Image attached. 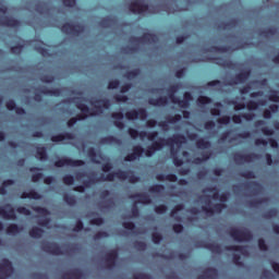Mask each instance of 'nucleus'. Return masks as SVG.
I'll list each match as a JSON object with an SVG mask.
<instances>
[{"label": "nucleus", "instance_id": "f257e3e1", "mask_svg": "<svg viewBox=\"0 0 279 279\" xmlns=\"http://www.w3.org/2000/svg\"><path fill=\"white\" fill-rule=\"evenodd\" d=\"M173 143H175L177 147H182V145L186 143V137L182 134H175L169 138L159 137L157 142H153V144L148 146L145 156L151 158L156 151H160V149L168 147V145H173Z\"/></svg>", "mask_w": 279, "mask_h": 279}, {"label": "nucleus", "instance_id": "f03ea898", "mask_svg": "<svg viewBox=\"0 0 279 279\" xmlns=\"http://www.w3.org/2000/svg\"><path fill=\"white\" fill-rule=\"evenodd\" d=\"M228 197H230L229 193L220 194L218 199L221 203H216L213 207H210V199H207L205 201L206 206H203L202 210L206 213V215H215V213L219 215L225 210V208H228V206L226 205V202H228Z\"/></svg>", "mask_w": 279, "mask_h": 279}, {"label": "nucleus", "instance_id": "7ed1b4c3", "mask_svg": "<svg viewBox=\"0 0 279 279\" xmlns=\"http://www.w3.org/2000/svg\"><path fill=\"white\" fill-rule=\"evenodd\" d=\"M228 234L232 238L233 241L238 243H243L245 241H252L254 239V234L250 230H239L236 228H231L228 231Z\"/></svg>", "mask_w": 279, "mask_h": 279}, {"label": "nucleus", "instance_id": "20e7f679", "mask_svg": "<svg viewBox=\"0 0 279 279\" xmlns=\"http://www.w3.org/2000/svg\"><path fill=\"white\" fill-rule=\"evenodd\" d=\"M61 32L63 34H68V35H72V36H80V34L84 33V25L65 22L61 26Z\"/></svg>", "mask_w": 279, "mask_h": 279}, {"label": "nucleus", "instance_id": "39448f33", "mask_svg": "<svg viewBox=\"0 0 279 279\" xmlns=\"http://www.w3.org/2000/svg\"><path fill=\"white\" fill-rule=\"evenodd\" d=\"M129 135L131 138L136 140L138 138H147L148 141H156V137L158 136V131L147 132V131H141L138 132L136 129L129 128L128 130Z\"/></svg>", "mask_w": 279, "mask_h": 279}, {"label": "nucleus", "instance_id": "423d86ee", "mask_svg": "<svg viewBox=\"0 0 279 279\" xmlns=\"http://www.w3.org/2000/svg\"><path fill=\"white\" fill-rule=\"evenodd\" d=\"M86 162L82 159H71L69 157H62L54 161V167L59 169L62 167H84Z\"/></svg>", "mask_w": 279, "mask_h": 279}, {"label": "nucleus", "instance_id": "0eeeda50", "mask_svg": "<svg viewBox=\"0 0 279 279\" xmlns=\"http://www.w3.org/2000/svg\"><path fill=\"white\" fill-rule=\"evenodd\" d=\"M41 250L46 252V254H52V256H62V254H64L62 247L56 242H41Z\"/></svg>", "mask_w": 279, "mask_h": 279}, {"label": "nucleus", "instance_id": "6e6552de", "mask_svg": "<svg viewBox=\"0 0 279 279\" xmlns=\"http://www.w3.org/2000/svg\"><path fill=\"white\" fill-rule=\"evenodd\" d=\"M14 274V266L8 258H3L0 263V279L10 278Z\"/></svg>", "mask_w": 279, "mask_h": 279}, {"label": "nucleus", "instance_id": "1a4fd4ad", "mask_svg": "<svg viewBox=\"0 0 279 279\" xmlns=\"http://www.w3.org/2000/svg\"><path fill=\"white\" fill-rule=\"evenodd\" d=\"M125 119L128 121H136V119H141L142 121H145L147 119V109L140 108V109H132L131 111H128L124 114Z\"/></svg>", "mask_w": 279, "mask_h": 279}, {"label": "nucleus", "instance_id": "9d476101", "mask_svg": "<svg viewBox=\"0 0 279 279\" xmlns=\"http://www.w3.org/2000/svg\"><path fill=\"white\" fill-rule=\"evenodd\" d=\"M129 10L132 14H143L149 10V4L143 3L141 0H134L129 4Z\"/></svg>", "mask_w": 279, "mask_h": 279}, {"label": "nucleus", "instance_id": "9b49d317", "mask_svg": "<svg viewBox=\"0 0 279 279\" xmlns=\"http://www.w3.org/2000/svg\"><path fill=\"white\" fill-rule=\"evenodd\" d=\"M195 247H203L204 250H209L213 254H221V245L215 242L197 241L195 242Z\"/></svg>", "mask_w": 279, "mask_h": 279}, {"label": "nucleus", "instance_id": "f8f14e48", "mask_svg": "<svg viewBox=\"0 0 279 279\" xmlns=\"http://www.w3.org/2000/svg\"><path fill=\"white\" fill-rule=\"evenodd\" d=\"M131 43H157L158 41V35L154 34V33H144L141 37H131L130 38Z\"/></svg>", "mask_w": 279, "mask_h": 279}, {"label": "nucleus", "instance_id": "ddd939ff", "mask_svg": "<svg viewBox=\"0 0 279 279\" xmlns=\"http://www.w3.org/2000/svg\"><path fill=\"white\" fill-rule=\"evenodd\" d=\"M130 171L118 170L117 172H110L106 177L101 175L102 182H114V178L118 180H128Z\"/></svg>", "mask_w": 279, "mask_h": 279}, {"label": "nucleus", "instance_id": "4468645a", "mask_svg": "<svg viewBox=\"0 0 279 279\" xmlns=\"http://www.w3.org/2000/svg\"><path fill=\"white\" fill-rule=\"evenodd\" d=\"M147 150L143 146L137 145L133 147V153L124 157L125 162H133V160H138Z\"/></svg>", "mask_w": 279, "mask_h": 279}, {"label": "nucleus", "instance_id": "2eb2a0df", "mask_svg": "<svg viewBox=\"0 0 279 279\" xmlns=\"http://www.w3.org/2000/svg\"><path fill=\"white\" fill-rule=\"evenodd\" d=\"M0 25L2 27H13L14 29H16V28L21 27V21L16 20L14 17L0 15Z\"/></svg>", "mask_w": 279, "mask_h": 279}, {"label": "nucleus", "instance_id": "dca6fc26", "mask_svg": "<svg viewBox=\"0 0 279 279\" xmlns=\"http://www.w3.org/2000/svg\"><path fill=\"white\" fill-rule=\"evenodd\" d=\"M0 217L12 219L13 221L16 219V211L12 207V204H5L4 207H0Z\"/></svg>", "mask_w": 279, "mask_h": 279}, {"label": "nucleus", "instance_id": "f3484780", "mask_svg": "<svg viewBox=\"0 0 279 279\" xmlns=\"http://www.w3.org/2000/svg\"><path fill=\"white\" fill-rule=\"evenodd\" d=\"M250 75H252V71H250V70L240 72V73L235 74L234 78H232L231 81L228 82V85L234 86L236 84H243L250 77Z\"/></svg>", "mask_w": 279, "mask_h": 279}, {"label": "nucleus", "instance_id": "a211bd4d", "mask_svg": "<svg viewBox=\"0 0 279 279\" xmlns=\"http://www.w3.org/2000/svg\"><path fill=\"white\" fill-rule=\"evenodd\" d=\"M118 258H119V251L111 250L109 253H107L105 255V262L107 264V269H112V267H116Z\"/></svg>", "mask_w": 279, "mask_h": 279}, {"label": "nucleus", "instance_id": "6ab92c4d", "mask_svg": "<svg viewBox=\"0 0 279 279\" xmlns=\"http://www.w3.org/2000/svg\"><path fill=\"white\" fill-rule=\"evenodd\" d=\"M74 140H75V135H73V133H69V132L52 135L50 137V141L52 143H62V141H74Z\"/></svg>", "mask_w": 279, "mask_h": 279}, {"label": "nucleus", "instance_id": "aec40b11", "mask_svg": "<svg viewBox=\"0 0 279 279\" xmlns=\"http://www.w3.org/2000/svg\"><path fill=\"white\" fill-rule=\"evenodd\" d=\"M95 104H100L94 106L96 114H101L104 112V109L108 110L110 108V100L108 98L97 99L95 100Z\"/></svg>", "mask_w": 279, "mask_h": 279}, {"label": "nucleus", "instance_id": "412c9836", "mask_svg": "<svg viewBox=\"0 0 279 279\" xmlns=\"http://www.w3.org/2000/svg\"><path fill=\"white\" fill-rule=\"evenodd\" d=\"M130 199H137L135 204H151V197L147 193H136L130 196Z\"/></svg>", "mask_w": 279, "mask_h": 279}, {"label": "nucleus", "instance_id": "4be33fe9", "mask_svg": "<svg viewBox=\"0 0 279 279\" xmlns=\"http://www.w3.org/2000/svg\"><path fill=\"white\" fill-rule=\"evenodd\" d=\"M123 112L118 111L111 113V119H113V125L118 128V130H123L125 128V123H123Z\"/></svg>", "mask_w": 279, "mask_h": 279}, {"label": "nucleus", "instance_id": "5701e85b", "mask_svg": "<svg viewBox=\"0 0 279 279\" xmlns=\"http://www.w3.org/2000/svg\"><path fill=\"white\" fill-rule=\"evenodd\" d=\"M217 276H219L217 268L208 267L204 270L203 275L197 277V279H217Z\"/></svg>", "mask_w": 279, "mask_h": 279}, {"label": "nucleus", "instance_id": "b1692460", "mask_svg": "<svg viewBox=\"0 0 279 279\" xmlns=\"http://www.w3.org/2000/svg\"><path fill=\"white\" fill-rule=\"evenodd\" d=\"M84 278V272L82 271V269H73L69 272H65L61 276V279H82Z\"/></svg>", "mask_w": 279, "mask_h": 279}, {"label": "nucleus", "instance_id": "393cba45", "mask_svg": "<svg viewBox=\"0 0 279 279\" xmlns=\"http://www.w3.org/2000/svg\"><path fill=\"white\" fill-rule=\"evenodd\" d=\"M254 113H242V114H234V116H232V121H233V123H235V124H241V123H243V119L245 120V121H253L254 120Z\"/></svg>", "mask_w": 279, "mask_h": 279}, {"label": "nucleus", "instance_id": "a878e982", "mask_svg": "<svg viewBox=\"0 0 279 279\" xmlns=\"http://www.w3.org/2000/svg\"><path fill=\"white\" fill-rule=\"evenodd\" d=\"M254 158H256V154H254V153L247 154V155H241V154L236 153L233 156V159L236 162H252V160H254Z\"/></svg>", "mask_w": 279, "mask_h": 279}, {"label": "nucleus", "instance_id": "bb28decb", "mask_svg": "<svg viewBox=\"0 0 279 279\" xmlns=\"http://www.w3.org/2000/svg\"><path fill=\"white\" fill-rule=\"evenodd\" d=\"M180 83H175L171 86L168 87L167 93H168V97L169 99L173 102L174 100H178V96H175V93H178V90H180Z\"/></svg>", "mask_w": 279, "mask_h": 279}, {"label": "nucleus", "instance_id": "cd10ccee", "mask_svg": "<svg viewBox=\"0 0 279 279\" xmlns=\"http://www.w3.org/2000/svg\"><path fill=\"white\" fill-rule=\"evenodd\" d=\"M39 93L41 95H50V97H60V95H62V90L60 88L49 89L45 86L39 89Z\"/></svg>", "mask_w": 279, "mask_h": 279}, {"label": "nucleus", "instance_id": "c85d7f7f", "mask_svg": "<svg viewBox=\"0 0 279 279\" xmlns=\"http://www.w3.org/2000/svg\"><path fill=\"white\" fill-rule=\"evenodd\" d=\"M21 199H43V195L36 192V190H31L29 192H23Z\"/></svg>", "mask_w": 279, "mask_h": 279}, {"label": "nucleus", "instance_id": "c756f323", "mask_svg": "<svg viewBox=\"0 0 279 279\" xmlns=\"http://www.w3.org/2000/svg\"><path fill=\"white\" fill-rule=\"evenodd\" d=\"M149 106H167L169 104V98L166 96H160L158 98H150L148 100Z\"/></svg>", "mask_w": 279, "mask_h": 279}, {"label": "nucleus", "instance_id": "7c9ffc66", "mask_svg": "<svg viewBox=\"0 0 279 279\" xmlns=\"http://www.w3.org/2000/svg\"><path fill=\"white\" fill-rule=\"evenodd\" d=\"M156 180H158V182H165V180H167V182H178V175L173 173H169V174L159 173L156 175Z\"/></svg>", "mask_w": 279, "mask_h": 279}, {"label": "nucleus", "instance_id": "2f4dec72", "mask_svg": "<svg viewBox=\"0 0 279 279\" xmlns=\"http://www.w3.org/2000/svg\"><path fill=\"white\" fill-rule=\"evenodd\" d=\"M22 231H23V227H20L16 223L9 225L5 230L7 234L9 235L20 234V232Z\"/></svg>", "mask_w": 279, "mask_h": 279}, {"label": "nucleus", "instance_id": "473e14b6", "mask_svg": "<svg viewBox=\"0 0 279 279\" xmlns=\"http://www.w3.org/2000/svg\"><path fill=\"white\" fill-rule=\"evenodd\" d=\"M36 158L38 160H47L49 156L47 155V147L38 146L36 149Z\"/></svg>", "mask_w": 279, "mask_h": 279}, {"label": "nucleus", "instance_id": "72a5a7b5", "mask_svg": "<svg viewBox=\"0 0 279 279\" xmlns=\"http://www.w3.org/2000/svg\"><path fill=\"white\" fill-rule=\"evenodd\" d=\"M28 234L32 239H40L43 234H45V230L38 227H33L29 231Z\"/></svg>", "mask_w": 279, "mask_h": 279}, {"label": "nucleus", "instance_id": "f704fd0d", "mask_svg": "<svg viewBox=\"0 0 279 279\" xmlns=\"http://www.w3.org/2000/svg\"><path fill=\"white\" fill-rule=\"evenodd\" d=\"M14 184V180L8 179L2 182L0 186V195H8V186H12Z\"/></svg>", "mask_w": 279, "mask_h": 279}, {"label": "nucleus", "instance_id": "c9c22d12", "mask_svg": "<svg viewBox=\"0 0 279 279\" xmlns=\"http://www.w3.org/2000/svg\"><path fill=\"white\" fill-rule=\"evenodd\" d=\"M84 119H86V114H77L76 117L68 120L66 125H68V128H73V125H75V123H77L78 121H84Z\"/></svg>", "mask_w": 279, "mask_h": 279}, {"label": "nucleus", "instance_id": "e433bc0d", "mask_svg": "<svg viewBox=\"0 0 279 279\" xmlns=\"http://www.w3.org/2000/svg\"><path fill=\"white\" fill-rule=\"evenodd\" d=\"M225 250L227 252H240V254H245V246L242 245H227Z\"/></svg>", "mask_w": 279, "mask_h": 279}, {"label": "nucleus", "instance_id": "4c0bfd02", "mask_svg": "<svg viewBox=\"0 0 279 279\" xmlns=\"http://www.w3.org/2000/svg\"><path fill=\"white\" fill-rule=\"evenodd\" d=\"M63 202H65V204H68V206H76L77 205V199L75 198L74 195H71V194H64Z\"/></svg>", "mask_w": 279, "mask_h": 279}, {"label": "nucleus", "instance_id": "58836bf2", "mask_svg": "<svg viewBox=\"0 0 279 279\" xmlns=\"http://www.w3.org/2000/svg\"><path fill=\"white\" fill-rule=\"evenodd\" d=\"M278 34V28L276 27H268L265 31L260 32V36H264V38H269V36H276Z\"/></svg>", "mask_w": 279, "mask_h": 279}, {"label": "nucleus", "instance_id": "ea45409f", "mask_svg": "<svg viewBox=\"0 0 279 279\" xmlns=\"http://www.w3.org/2000/svg\"><path fill=\"white\" fill-rule=\"evenodd\" d=\"M210 145V142L206 141L205 138H198L196 141L197 149H209Z\"/></svg>", "mask_w": 279, "mask_h": 279}, {"label": "nucleus", "instance_id": "a19ab883", "mask_svg": "<svg viewBox=\"0 0 279 279\" xmlns=\"http://www.w3.org/2000/svg\"><path fill=\"white\" fill-rule=\"evenodd\" d=\"M210 51L216 53H228V51H230V46H211Z\"/></svg>", "mask_w": 279, "mask_h": 279}, {"label": "nucleus", "instance_id": "79ce46f5", "mask_svg": "<svg viewBox=\"0 0 279 279\" xmlns=\"http://www.w3.org/2000/svg\"><path fill=\"white\" fill-rule=\"evenodd\" d=\"M119 140L114 137L113 135H108L100 138V145H110L112 143H117Z\"/></svg>", "mask_w": 279, "mask_h": 279}, {"label": "nucleus", "instance_id": "37998d69", "mask_svg": "<svg viewBox=\"0 0 279 279\" xmlns=\"http://www.w3.org/2000/svg\"><path fill=\"white\" fill-rule=\"evenodd\" d=\"M138 75H141V69H134L132 71H129L124 74V77L126 80H134L136 77H138Z\"/></svg>", "mask_w": 279, "mask_h": 279}, {"label": "nucleus", "instance_id": "c03bdc74", "mask_svg": "<svg viewBox=\"0 0 279 279\" xmlns=\"http://www.w3.org/2000/svg\"><path fill=\"white\" fill-rule=\"evenodd\" d=\"M203 193H214L211 196L213 199H219V197L221 195V194H219V190L216 186L207 187V189L203 190Z\"/></svg>", "mask_w": 279, "mask_h": 279}, {"label": "nucleus", "instance_id": "a18cd8bd", "mask_svg": "<svg viewBox=\"0 0 279 279\" xmlns=\"http://www.w3.org/2000/svg\"><path fill=\"white\" fill-rule=\"evenodd\" d=\"M264 219H274V217H278V209L270 208L263 215Z\"/></svg>", "mask_w": 279, "mask_h": 279}, {"label": "nucleus", "instance_id": "49530a36", "mask_svg": "<svg viewBox=\"0 0 279 279\" xmlns=\"http://www.w3.org/2000/svg\"><path fill=\"white\" fill-rule=\"evenodd\" d=\"M33 210L35 213H37L38 215H41V217H48V215H51V213L49 211V209L45 208V207H34Z\"/></svg>", "mask_w": 279, "mask_h": 279}, {"label": "nucleus", "instance_id": "de8ad7c7", "mask_svg": "<svg viewBox=\"0 0 279 279\" xmlns=\"http://www.w3.org/2000/svg\"><path fill=\"white\" fill-rule=\"evenodd\" d=\"M221 102H216L215 108L210 109L211 117H221Z\"/></svg>", "mask_w": 279, "mask_h": 279}, {"label": "nucleus", "instance_id": "09e8293b", "mask_svg": "<svg viewBox=\"0 0 279 279\" xmlns=\"http://www.w3.org/2000/svg\"><path fill=\"white\" fill-rule=\"evenodd\" d=\"M23 49H25V45L17 44L11 47V53H15V56H21V53H23Z\"/></svg>", "mask_w": 279, "mask_h": 279}, {"label": "nucleus", "instance_id": "8fccbe9b", "mask_svg": "<svg viewBox=\"0 0 279 279\" xmlns=\"http://www.w3.org/2000/svg\"><path fill=\"white\" fill-rule=\"evenodd\" d=\"M259 106H263V101H254V100H250L247 104H246V108L247 110H258V107Z\"/></svg>", "mask_w": 279, "mask_h": 279}, {"label": "nucleus", "instance_id": "3c124183", "mask_svg": "<svg viewBox=\"0 0 279 279\" xmlns=\"http://www.w3.org/2000/svg\"><path fill=\"white\" fill-rule=\"evenodd\" d=\"M197 102L201 106H208V104H213V98L208 97V96H199L197 98Z\"/></svg>", "mask_w": 279, "mask_h": 279}, {"label": "nucleus", "instance_id": "603ef678", "mask_svg": "<svg viewBox=\"0 0 279 279\" xmlns=\"http://www.w3.org/2000/svg\"><path fill=\"white\" fill-rule=\"evenodd\" d=\"M62 182L63 184H65L66 186H72V184H74L75 182V178L71 174H65L63 178H62Z\"/></svg>", "mask_w": 279, "mask_h": 279}, {"label": "nucleus", "instance_id": "864d4df0", "mask_svg": "<svg viewBox=\"0 0 279 279\" xmlns=\"http://www.w3.org/2000/svg\"><path fill=\"white\" fill-rule=\"evenodd\" d=\"M184 210V204L180 203L177 204L170 211V217H175V215H178V213Z\"/></svg>", "mask_w": 279, "mask_h": 279}, {"label": "nucleus", "instance_id": "5fc2aeb1", "mask_svg": "<svg viewBox=\"0 0 279 279\" xmlns=\"http://www.w3.org/2000/svg\"><path fill=\"white\" fill-rule=\"evenodd\" d=\"M135 250H138V252H145V250H147V244L143 241H138L136 240L134 243H133Z\"/></svg>", "mask_w": 279, "mask_h": 279}, {"label": "nucleus", "instance_id": "6e6d98bb", "mask_svg": "<svg viewBox=\"0 0 279 279\" xmlns=\"http://www.w3.org/2000/svg\"><path fill=\"white\" fill-rule=\"evenodd\" d=\"M154 210H155L156 215H165V213H167V210H168V207H167V205L161 204V205L155 206Z\"/></svg>", "mask_w": 279, "mask_h": 279}, {"label": "nucleus", "instance_id": "4d7b16f0", "mask_svg": "<svg viewBox=\"0 0 279 279\" xmlns=\"http://www.w3.org/2000/svg\"><path fill=\"white\" fill-rule=\"evenodd\" d=\"M149 193H162L165 191V185L155 184L148 189Z\"/></svg>", "mask_w": 279, "mask_h": 279}, {"label": "nucleus", "instance_id": "13d9d810", "mask_svg": "<svg viewBox=\"0 0 279 279\" xmlns=\"http://www.w3.org/2000/svg\"><path fill=\"white\" fill-rule=\"evenodd\" d=\"M120 84H121V82L119 80H117V78L111 80V81L108 82L107 88L109 90H114V89L119 88Z\"/></svg>", "mask_w": 279, "mask_h": 279}, {"label": "nucleus", "instance_id": "bf43d9fd", "mask_svg": "<svg viewBox=\"0 0 279 279\" xmlns=\"http://www.w3.org/2000/svg\"><path fill=\"white\" fill-rule=\"evenodd\" d=\"M130 184H136V182L141 181V178L134 174L133 171H129L128 179Z\"/></svg>", "mask_w": 279, "mask_h": 279}, {"label": "nucleus", "instance_id": "052dcab7", "mask_svg": "<svg viewBox=\"0 0 279 279\" xmlns=\"http://www.w3.org/2000/svg\"><path fill=\"white\" fill-rule=\"evenodd\" d=\"M241 178H245V180H254L256 178V174L252 170H246L244 172H241Z\"/></svg>", "mask_w": 279, "mask_h": 279}, {"label": "nucleus", "instance_id": "680f3d73", "mask_svg": "<svg viewBox=\"0 0 279 279\" xmlns=\"http://www.w3.org/2000/svg\"><path fill=\"white\" fill-rule=\"evenodd\" d=\"M172 104H177L179 108H189V106H191V102L180 99L179 97H177V100H174Z\"/></svg>", "mask_w": 279, "mask_h": 279}, {"label": "nucleus", "instance_id": "e2e57ef3", "mask_svg": "<svg viewBox=\"0 0 279 279\" xmlns=\"http://www.w3.org/2000/svg\"><path fill=\"white\" fill-rule=\"evenodd\" d=\"M122 227L124 230H130L131 232H134L136 230V225L132 221H124L122 223Z\"/></svg>", "mask_w": 279, "mask_h": 279}, {"label": "nucleus", "instance_id": "0e129e2a", "mask_svg": "<svg viewBox=\"0 0 279 279\" xmlns=\"http://www.w3.org/2000/svg\"><path fill=\"white\" fill-rule=\"evenodd\" d=\"M257 245L262 252H267L269 250V246H267V243L265 242V239H263V238L257 240Z\"/></svg>", "mask_w": 279, "mask_h": 279}, {"label": "nucleus", "instance_id": "69168bd1", "mask_svg": "<svg viewBox=\"0 0 279 279\" xmlns=\"http://www.w3.org/2000/svg\"><path fill=\"white\" fill-rule=\"evenodd\" d=\"M269 101H272L274 104H279V95L278 90H271L268 96Z\"/></svg>", "mask_w": 279, "mask_h": 279}, {"label": "nucleus", "instance_id": "338daca9", "mask_svg": "<svg viewBox=\"0 0 279 279\" xmlns=\"http://www.w3.org/2000/svg\"><path fill=\"white\" fill-rule=\"evenodd\" d=\"M151 241H153V243H155V245L160 244V241H162V234H160L158 232L151 233Z\"/></svg>", "mask_w": 279, "mask_h": 279}, {"label": "nucleus", "instance_id": "774afa93", "mask_svg": "<svg viewBox=\"0 0 279 279\" xmlns=\"http://www.w3.org/2000/svg\"><path fill=\"white\" fill-rule=\"evenodd\" d=\"M132 279H151V275L140 272L138 275L133 276Z\"/></svg>", "mask_w": 279, "mask_h": 279}]
</instances>
